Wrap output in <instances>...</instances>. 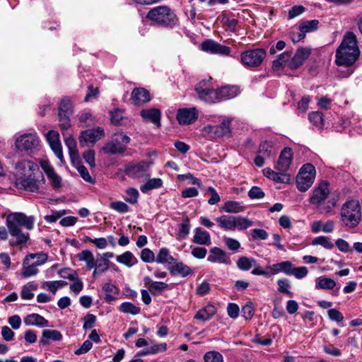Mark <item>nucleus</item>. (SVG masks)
Segmentation results:
<instances>
[{
    "label": "nucleus",
    "mask_w": 362,
    "mask_h": 362,
    "mask_svg": "<svg viewBox=\"0 0 362 362\" xmlns=\"http://www.w3.org/2000/svg\"><path fill=\"white\" fill-rule=\"evenodd\" d=\"M65 144L67 146L71 160L73 163L78 160V151L76 149V141L71 136L65 139Z\"/></svg>",
    "instance_id": "ea45409f"
},
{
    "label": "nucleus",
    "mask_w": 362,
    "mask_h": 362,
    "mask_svg": "<svg viewBox=\"0 0 362 362\" xmlns=\"http://www.w3.org/2000/svg\"><path fill=\"white\" fill-rule=\"evenodd\" d=\"M220 228L224 230H235V216L222 215L215 218Z\"/></svg>",
    "instance_id": "473e14b6"
},
{
    "label": "nucleus",
    "mask_w": 362,
    "mask_h": 362,
    "mask_svg": "<svg viewBox=\"0 0 362 362\" xmlns=\"http://www.w3.org/2000/svg\"><path fill=\"white\" fill-rule=\"evenodd\" d=\"M168 288V284L161 281H155L150 286L148 291L153 296L160 294L163 291Z\"/></svg>",
    "instance_id": "8fccbe9b"
},
{
    "label": "nucleus",
    "mask_w": 362,
    "mask_h": 362,
    "mask_svg": "<svg viewBox=\"0 0 362 362\" xmlns=\"http://www.w3.org/2000/svg\"><path fill=\"white\" fill-rule=\"evenodd\" d=\"M163 185V181L160 178L148 179V181L140 187V189L143 193H146L148 191L158 189Z\"/></svg>",
    "instance_id": "79ce46f5"
},
{
    "label": "nucleus",
    "mask_w": 362,
    "mask_h": 362,
    "mask_svg": "<svg viewBox=\"0 0 362 362\" xmlns=\"http://www.w3.org/2000/svg\"><path fill=\"white\" fill-rule=\"evenodd\" d=\"M140 257L143 262L146 263H151L156 261L155 255L149 248L143 249L141 251Z\"/></svg>",
    "instance_id": "5fc2aeb1"
},
{
    "label": "nucleus",
    "mask_w": 362,
    "mask_h": 362,
    "mask_svg": "<svg viewBox=\"0 0 362 362\" xmlns=\"http://www.w3.org/2000/svg\"><path fill=\"white\" fill-rule=\"evenodd\" d=\"M265 57V50L257 48L242 52L240 55V61L245 66L257 67L261 65Z\"/></svg>",
    "instance_id": "6e6552de"
},
{
    "label": "nucleus",
    "mask_w": 362,
    "mask_h": 362,
    "mask_svg": "<svg viewBox=\"0 0 362 362\" xmlns=\"http://www.w3.org/2000/svg\"><path fill=\"white\" fill-rule=\"evenodd\" d=\"M340 218L344 226L350 228L357 226L361 218L358 201L352 199L346 202L341 206Z\"/></svg>",
    "instance_id": "39448f33"
},
{
    "label": "nucleus",
    "mask_w": 362,
    "mask_h": 362,
    "mask_svg": "<svg viewBox=\"0 0 362 362\" xmlns=\"http://www.w3.org/2000/svg\"><path fill=\"white\" fill-rule=\"evenodd\" d=\"M315 168L310 163L303 165L296 176V187L300 192H306L313 184L315 178Z\"/></svg>",
    "instance_id": "0eeeda50"
},
{
    "label": "nucleus",
    "mask_w": 362,
    "mask_h": 362,
    "mask_svg": "<svg viewBox=\"0 0 362 362\" xmlns=\"http://www.w3.org/2000/svg\"><path fill=\"white\" fill-rule=\"evenodd\" d=\"M248 197L251 199H259L264 197V193L260 187L255 186L248 192Z\"/></svg>",
    "instance_id": "0e129e2a"
},
{
    "label": "nucleus",
    "mask_w": 362,
    "mask_h": 362,
    "mask_svg": "<svg viewBox=\"0 0 362 362\" xmlns=\"http://www.w3.org/2000/svg\"><path fill=\"white\" fill-rule=\"evenodd\" d=\"M47 140L52 150L54 151L55 156L63 162V153L61 141L59 139V134L57 132L50 130L47 132Z\"/></svg>",
    "instance_id": "a211bd4d"
},
{
    "label": "nucleus",
    "mask_w": 362,
    "mask_h": 362,
    "mask_svg": "<svg viewBox=\"0 0 362 362\" xmlns=\"http://www.w3.org/2000/svg\"><path fill=\"white\" fill-rule=\"evenodd\" d=\"M230 120L229 119H223L219 125L209 124L205 126L202 132L211 138L223 136L230 132Z\"/></svg>",
    "instance_id": "ddd939ff"
},
{
    "label": "nucleus",
    "mask_w": 362,
    "mask_h": 362,
    "mask_svg": "<svg viewBox=\"0 0 362 362\" xmlns=\"http://www.w3.org/2000/svg\"><path fill=\"white\" fill-rule=\"evenodd\" d=\"M317 24H301L298 28H293L290 33V37L293 42H298L303 39L307 33L315 31L317 29Z\"/></svg>",
    "instance_id": "aec40b11"
},
{
    "label": "nucleus",
    "mask_w": 362,
    "mask_h": 362,
    "mask_svg": "<svg viewBox=\"0 0 362 362\" xmlns=\"http://www.w3.org/2000/svg\"><path fill=\"white\" fill-rule=\"evenodd\" d=\"M329 193L328 182L322 181L313 190L310 203L314 205L320 213H329L336 206L337 202L335 198L327 200Z\"/></svg>",
    "instance_id": "20e7f679"
},
{
    "label": "nucleus",
    "mask_w": 362,
    "mask_h": 362,
    "mask_svg": "<svg viewBox=\"0 0 362 362\" xmlns=\"http://www.w3.org/2000/svg\"><path fill=\"white\" fill-rule=\"evenodd\" d=\"M116 259L119 263L123 264L129 267L138 262L136 257L129 251H127L123 254L118 255Z\"/></svg>",
    "instance_id": "4c0bfd02"
},
{
    "label": "nucleus",
    "mask_w": 362,
    "mask_h": 362,
    "mask_svg": "<svg viewBox=\"0 0 362 362\" xmlns=\"http://www.w3.org/2000/svg\"><path fill=\"white\" fill-rule=\"evenodd\" d=\"M40 165L48 179L51 182V185L54 188H59L61 187L62 178L55 172L53 167L49 164L48 160H41Z\"/></svg>",
    "instance_id": "412c9836"
},
{
    "label": "nucleus",
    "mask_w": 362,
    "mask_h": 362,
    "mask_svg": "<svg viewBox=\"0 0 362 362\" xmlns=\"http://www.w3.org/2000/svg\"><path fill=\"white\" fill-rule=\"evenodd\" d=\"M311 49L308 47H300L298 49L289 61L288 67L291 69H296L310 57Z\"/></svg>",
    "instance_id": "6ab92c4d"
},
{
    "label": "nucleus",
    "mask_w": 362,
    "mask_h": 362,
    "mask_svg": "<svg viewBox=\"0 0 362 362\" xmlns=\"http://www.w3.org/2000/svg\"><path fill=\"white\" fill-rule=\"evenodd\" d=\"M253 225V221L242 216H235V230H245Z\"/></svg>",
    "instance_id": "09e8293b"
},
{
    "label": "nucleus",
    "mask_w": 362,
    "mask_h": 362,
    "mask_svg": "<svg viewBox=\"0 0 362 362\" xmlns=\"http://www.w3.org/2000/svg\"><path fill=\"white\" fill-rule=\"evenodd\" d=\"M223 240L230 250L236 251L240 247V243L234 238L225 237Z\"/></svg>",
    "instance_id": "338daca9"
},
{
    "label": "nucleus",
    "mask_w": 362,
    "mask_h": 362,
    "mask_svg": "<svg viewBox=\"0 0 362 362\" xmlns=\"http://www.w3.org/2000/svg\"><path fill=\"white\" fill-rule=\"evenodd\" d=\"M62 339V334L59 331L56 329H45L42 331L40 343L45 346L49 344V340L61 341Z\"/></svg>",
    "instance_id": "7c9ffc66"
},
{
    "label": "nucleus",
    "mask_w": 362,
    "mask_h": 362,
    "mask_svg": "<svg viewBox=\"0 0 362 362\" xmlns=\"http://www.w3.org/2000/svg\"><path fill=\"white\" fill-rule=\"evenodd\" d=\"M207 261L211 263L223 264L230 265L231 260L227 252L218 247H214L210 249Z\"/></svg>",
    "instance_id": "f3484780"
},
{
    "label": "nucleus",
    "mask_w": 362,
    "mask_h": 362,
    "mask_svg": "<svg viewBox=\"0 0 362 362\" xmlns=\"http://www.w3.org/2000/svg\"><path fill=\"white\" fill-rule=\"evenodd\" d=\"M42 263L39 262H36L30 265L27 267H23L22 272V276L23 278H28L30 276L36 275L38 273V269L37 267L40 265Z\"/></svg>",
    "instance_id": "3c124183"
},
{
    "label": "nucleus",
    "mask_w": 362,
    "mask_h": 362,
    "mask_svg": "<svg viewBox=\"0 0 362 362\" xmlns=\"http://www.w3.org/2000/svg\"><path fill=\"white\" fill-rule=\"evenodd\" d=\"M119 311L127 314L137 315L140 313L141 309L139 307L134 305L130 302H124L119 307Z\"/></svg>",
    "instance_id": "c03bdc74"
},
{
    "label": "nucleus",
    "mask_w": 362,
    "mask_h": 362,
    "mask_svg": "<svg viewBox=\"0 0 362 362\" xmlns=\"http://www.w3.org/2000/svg\"><path fill=\"white\" fill-rule=\"evenodd\" d=\"M102 290L105 293L104 299L107 303H112L115 301L119 291V288L111 283L105 284Z\"/></svg>",
    "instance_id": "2f4dec72"
},
{
    "label": "nucleus",
    "mask_w": 362,
    "mask_h": 362,
    "mask_svg": "<svg viewBox=\"0 0 362 362\" xmlns=\"http://www.w3.org/2000/svg\"><path fill=\"white\" fill-rule=\"evenodd\" d=\"M327 313L329 318L332 321L340 322L344 320V316L342 313L334 308L329 309Z\"/></svg>",
    "instance_id": "774afa93"
},
{
    "label": "nucleus",
    "mask_w": 362,
    "mask_h": 362,
    "mask_svg": "<svg viewBox=\"0 0 362 362\" xmlns=\"http://www.w3.org/2000/svg\"><path fill=\"white\" fill-rule=\"evenodd\" d=\"M259 154L262 157L269 158L273 153H274L273 143L272 141H262L259 146Z\"/></svg>",
    "instance_id": "37998d69"
},
{
    "label": "nucleus",
    "mask_w": 362,
    "mask_h": 362,
    "mask_svg": "<svg viewBox=\"0 0 362 362\" xmlns=\"http://www.w3.org/2000/svg\"><path fill=\"white\" fill-rule=\"evenodd\" d=\"M201 49L210 54H218L222 55H228L230 48L226 46L221 45L212 40H206L200 45Z\"/></svg>",
    "instance_id": "2eb2a0df"
},
{
    "label": "nucleus",
    "mask_w": 362,
    "mask_h": 362,
    "mask_svg": "<svg viewBox=\"0 0 362 362\" xmlns=\"http://www.w3.org/2000/svg\"><path fill=\"white\" fill-rule=\"evenodd\" d=\"M245 206L236 201H227L224 203L222 210L229 214H237L244 211Z\"/></svg>",
    "instance_id": "e433bc0d"
},
{
    "label": "nucleus",
    "mask_w": 362,
    "mask_h": 362,
    "mask_svg": "<svg viewBox=\"0 0 362 362\" xmlns=\"http://www.w3.org/2000/svg\"><path fill=\"white\" fill-rule=\"evenodd\" d=\"M217 308L212 304H207L197 311L194 319L205 322L210 320L216 313Z\"/></svg>",
    "instance_id": "4be33fe9"
},
{
    "label": "nucleus",
    "mask_w": 362,
    "mask_h": 362,
    "mask_svg": "<svg viewBox=\"0 0 362 362\" xmlns=\"http://www.w3.org/2000/svg\"><path fill=\"white\" fill-rule=\"evenodd\" d=\"M360 56V49L355 35L346 33L335 52V63L338 66L351 67Z\"/></svg>",
    "instance_id": "7ed1b4c3"
},
{
    "label": "nucleus",
    "mask_w": 362,
    "mask_h": 362,
    "mask_svg": "<svg viewBox=\"0 0 362 362\" xmlns=\"http://www.w3.org/2000/svg\"><path fill=\"white\" fill-rule=\"evenodd\" d=\"M205 362H223V356L218 351H211L204 354Z\"/></svg>",
    "instance_id": "603ef678"
},
{
    "label": "nucleus",
    "mask_w": 362,
    "mask_h": 362,
    "mask_svg": "<svg viewBox=\"0 0 362 362\" xmlns=\"http://www.w3.org/2000/svg\"><path fill=\"white\" fill-rule=\"evenodd\" d=\"M123 119V112L121 110L116 109L110 112L111 122L114 124H119Z\"/></svg>",
    "instance_id": "69168bd1"
},
{
    "label": "nucleus",
    "mask_w": 362,
    "mask_h": 362,
    "mask_svg": "<svg viewBox=\"0 0 362 362\" xmlns=\"http://www.w3.org/2000/svg\"><path fill=\"white\" fill-rule=\"evenodd\" d=\"M175 261V259L170 254V251L166 247H162L159 250L156 262L158 264L165 265L167 267H170Z\"/></svg>",
    "instance_id": "c85d7f7f"
},
{
    "label": "nucleus",
    "mask_w": 362,
    "mask_h": 362,
    "mask_svg": "<svg viewBox=\"0 0 362 362\" xmlns=\"http://www.w3.org/2000/svg\"><path fill=\"white\" fill-rule=\"evenodd\" d=\"M292 263L290 261H284L267 266V269L270 270L271 276L283 272L286 275H291Z\"/></svg>",
    "instance_id": "bb28decb"
},
{
    "label": "nucleus",
    "mask_w": 362,
    "mask_h": 362,
    "mask_svg": "<svg viewBox=\"0 0 362 362\" xmlns=\"http://www.w3.org/2000/svg\"><path fill=\"white\" fill-rule=\"evenodd\" d=\"M24 322L27 325L46 327L48 325V321L42 315L36 313L28 315L24 319Z\"/></svg>",
    "instance_id": "72a5a7b5"
},
{
    "label": "nucleus",
    "mask_w": 362,
    "mask_h": 362,
    "mask_svg": "<svg viewBox=\"0 0 362 362\" xmlns=\"http://www.w3.org/2000/svg\"><path fill=\"white\" fill-rule=\"evenodd\" d=\"M35 218L33 216H27L21 212H14L7 215L6 225L8 233L13 239L9 240V245L22 248L26 246L30 240L29 233L23 232L21 228L23 226L27 230H31L34 228Z\"/></svg>",
    "instance_id": "f257e3e1"
},
{
    "label": "nucleus",
    "mask_w": 362,
    "mask_h": 362,
    "mask_svg": "<svg viewBox=\"0 0 362 362\" xmlns=\"http://www.w3.org/2000/svg\"><path fill=\"white\" fill-rule=\"evenodd\" d=\"M256 264L257 261L255 259L245 256L240 257L237 261L238 268L243 271H248Z\"/></svg>",
    "instance_id": "a19ab883"
},
{
    "label": "nucleus",
    "mask_w": 362,
    "mask_h": 362,
    "mask_svg": "<svg viewBox=\"0 0 362 362\" xmlns=\"http://www.w3.org/2000/svg\"><path fill=\"white\" fill-rule=\"evenodd\" d=\"M110 207L112 209L122 214L127 213L129 210V206L124 202L120 201L111 202L110 204Z\"/></svg>",
    "instance_id": "4d7b16f0"
},
{
    "label": "nucleus",
    "mask_w": 362,
    "mask_h": 362,
    "mask_svg": "<svg viewBox=\"0 0 362 362\" xmlns=\"http://www.w3.org/2000/svg\"><path fill=\"white\" fill-rule=\"evenodd\" d=\"M292 160V149L289 147H286L281 151L274 168L278 171L286 173L290 168Z\"/></svg>",
    "instance_id": "dca6fc26"
},
{
    "label": "nucleus",
    "mask_w": 362,
    "mask_h": 362,
    "mask_svg": "<svg viewBox=\"0 0 362 362\" xmlns=\"http://www.w3.org/2000/svg\"><path fill=\"white\" fill-rule=\"evenodd\" d=\"M311 244L313 245H321L327 250H331L334 247V244L332 243L330 238L322 235L315 238L312 240Z\"/></svg>",
    "instance_id": "49530a36"
},
{
    "label": "nucleus",
    "mask_w": 362,
    "mask_h": 362,
    "mask_svg": "<svg viewBox=\"0 0 362 362\" xmlns=\"http://www.w3.org/2000/svg\"><path fill=\"white\" fill-rule=\"evenodd\" d=\"M146 18L156 23H171L175 21L176 16L170 8L163 6L149 11Z\"/></svg>",
    "instance_id": "1a4fd4ad"
},
{
    "label": "nucleus",
    "mask_w": 362,
    "mask_h": 362,
    "mask_svg": "<svg viewBox=\"0 0 362 362\" xmlns=\"http://www.w3.org/2000/svg\"><path fill=\"white\" fill-rule=\"evenodd\" d=\"M76 168H77V170H78V173L80 174L81 177H82V178H83L86 182H88V183H91V184L95 183V179H94V178H93V177L90 175V174H89V173H88V171L87 168H86L85 166L81 165H78V166L76 167Z\"/></svg>",
    "instance_id": "052dcab7"
},
{
    "label": "nucleus",
    "mask_w": 362,
    "mask_h": 362,
    "mask_svg": "<svg viewBox=\"0 0 362 362\" xmlns=\"http://www.w3.org/2000/svg\"><path fill=\"white\" fill-rule=\"evenodd\" d=\"M199 98L209 103H218L216 89L210 88L206 81H200L195 87Z\"/></svg>",
    "instance_id": "9b49d317"
},
{
    "label": "nucleus",
    "mask_w": 362,
    "mask_h": 362,
    "mask_svg": "<svg viewBox=\"0 0 362 362\" xmlns=\"http://www.w3.org/2000/svg\"><path fill=\"white\" fill-rule=\"evenodd\" d=\"M198 118V111L195 107L180 108L177 110L176 119L181 125L194 123Z\"/></svg>",
    "instance_id": "4468645a"
},
{
    "label": "nucleus",
    "mask_w": 362,
    "mask_h": 362,
    "mask_svg": "<svg viewBox=\"0 0 362 362\" xmlns=\"http://www.w3.org/2000/svg\"><path fill=\"white\" fill-rule=\"evenodd\" d=\"M71 114L59 113V126L62 130H67L71 127Z\"/></svg>",
    "instance_id": "13d9d810"
},
{
    "label": "nucleus",
    "mask_w": 362,
    "mask_h": 362,
    "mask_svg": "<svg viewBox=\"0 0 362 362\" xmlns=\"http://www.w3.org/2000/svg\"><path fill=\"white\" fill-rule=\"evenodd\" d=\"M140 115L145 121H148L156 124L157 127L160 126L161 113L158 109L150 108L142 110Z\"/></svg>",
    "instance_id": "a878e982"
},
{
    "label": "nucleus",
    "mask_w": 362,
    "mask_h": 362,
    "mask_svg": "<svg viewBox=\"0 0 362 362\" xmlns=\"http://www.w3.org/2000/svg\"><path fill=\"white\" fill-rule=\"evenodd\" d=\"M178 232L176 235V238L177 240H184L185 239L190 231V221L189 218L187 216H184L182 217V222L178 224Z\"/></svg>",
    "instance_id": "f704fd0d"
},
{
    "label": "nucleus",
    "mask_w": 362,
    "mask_h": 362,
    "mask_svg": "<svg viewBox=\"0 0 362 362\" xmlns=\"http://www.w3.org/2000/svg\"><path fill=\"white\" fill-rule=\"evenodd\" d=\"M132 100L136 105H141L151 100V95L148 90L144 88H135L132 92Z\"/></svg>",
    "instance_id": "b1692460"
},
{
    "label": "nucleus",
    "mask_w": 362,
    "mask_h": 362,
    "mask_svg": "<svg viewBox=\"0 0 362 362\" xmlns=\"http://www.w3.org/2000/svg\"><path fill=\"white\" fill-rule=\"evenodd\" d=\"M126 194L127 197L124 199L126 202L132 204L137 203V199L139 194L136 189L133 187L128 188L126 190Z\"/></svg>",
    "instance_id": "6e6d98bb"
},
{
    "label": "nucleus",
    "mask_w": 362,
    "mask_h": 362,
    "mask_svg": "<svg viewBox=\"0 0 362 362\" xmlns=\"http://www.w3.org/2000/svg\"><path fill=\"white\" fill-rule=\"evenodd\" d=\"M83 329H89L94 327L95 321H96V317L93 314H87L83 317Z\"/></svg>",
    "instance_id": "e2e57ef3"
},
{
    "label": "nucleus",
    "mask_w": 362,
    "mask_h": 362,
    "mask_svg": "<svg viewBox=\"0 0 362 362\" xmlns=\"http://www.w3.org/2000/svg\"><path fill=\"white\" fill-rule=\"evenodd\" d=\"M78 259L83 261L86 264L87 269L90 270L95 267L96 260L94 258L93 254L88 250H83L78 255Z\"/></svg>",
    "instance_id": "c9c22d12"
},
{
    "label": "nucleus",
    "mask_w": 362,
    "mask_h": 362,
    "mask_svg": "<svg viewBox=\"0 0 362 362\" xmlns=\"http://www.w3.org/2000/svg\"><path fill=\"white\" fill-rule=\"evenodd\" d=\"M71 114L72 105L70 99L67 98H62L59 105V113Z\"/></svg>",
    "instance_id": "864d4df0"
},
{
    "label": "nucleus",
    "mask_w": 362,
    "mask_h": 362,
    "mask_svg": "<svg viewBox=\"0 0 362 362\" xmlns=\"http://www.w3.org/2000/svg\"><path fill=\"white\" fill-rule=\"evenodd\" d=\"M336 286V282L332 279L320 276L315 280V288L317 289H332Z\"/></svg>",
    "instance_id": "58836bf2"
},
{
    "label": "nucleus",
    "mask_w": 362,
    "mask_h": 362,
    "mask_svg": "<svg viewBox=\"0 0 362 362\" xmlns=\"http://www.w3.org/2000/svg\"><path fill=\"white\" fill-rule=\"evenodd\" d=\"M58 274L61 277L64 279H68L70 281L77 279L78 274L76 271L72 270L70 268H64L58 272Z\"/></svg>",
    "instance_id": "bf43d9fd"
},
{
    "label": "nucleus",
    "mask_w": 362,
    "mask_h": 362,
    "mask_svg": "<svg viewBox=\"0 0 362 362\" xmlns=\"http://www.w3.org/2000/svg\"><path fill=\"white\" fill-rule=\"evenodd\" d=\"M105 136L104 130L100 127L96 129H88L83 132L79 138L80 143L90 142L94 143Z\"/></svg>",
    "instance_id": "5701e85b"
},
{
    "label": "nucleus",
    "mask_w": 362,
    "mask_h": 362,
    "mask_svg": "<svg viewBox=\"0 0 362 362\" xmlns=\"http://www.w3.org/2000/svg\"><path fill=\"white\" fill-rule=\"evenodd\" d=\"M193 243L197 245H210L211 242L209 233L199 227L194 228Z\"/></svg>",
    "instance_id": "cd10ccee"
},
{
    "label": "nucleus",
    "mask_w": 362,
    "mask_h": 362,
    "mask_svg": "<svg viewBox=\"0 0 362 362\" xmlns=\"http://www.w3.org/2000/svg\"><path fill=\"white\" fill-rule=\"evenodd\" d=\"M278 291L289 297H292L293 293L290 291L291 284L288 279H281L277 281Z\"/></svg>",
    "instance_id": "de8ad7c7"
},
{
    "label": "nucleus",
    "mask_w": 362,
    "mask_h": 362,
    "mask_svg": "<svg viewBox=\"0 0 362 362\" xmlns=\"http://www.w3.org/2000/svg\"><path fill=\"white\" fill-rule=\"evenodd\" d=\"M310 122L313 124L319 129H322L324 127V119L322 113L320 112H312L308 115Z\"/></svg>",
    "instance_id": "a18cd8bd"
},
{
    "label": "nucleus",
    "mask_w": 362,
    "mask_h": 362,
    "mask_svg": "<svg viewBox=\"0 0 362 362\" xmlns=\"http://www.w3.org/2000/svg\"><path fill=\"white\" fill-rule=\"evenodd\" d=\"M39 170L38 165L30 160H23L15 165V185L18 189L37 192L40 182L35 178V172Z\"/></svg>",
    "instance_id": "f03ea898"
},
{
    "label": "nucleus",
    "mask_w": 362,
    "mask_h": 362,
    "mask_svg": "<svg viewBox=\"0 0 362 362\" xmlns=\"http://www.w3.org/2000/svg\"><path fill=\"white\" fill-rule=\"evenodd\" d=\"M218 103L222 100H230L238 95V88L235 86H226L216 89Z\"/></svg>",
    "instance_id": "393cba45"
},
{
    "label": "nucleus",
    "mask_w": 362,
    "mask_h": 362,
    "mask_svg": "<svg viewBox=\"0 0 362 362\" xmlns=\"http://www.w3.org/2000/svg\"><path fill=\"white\" fill-rule=\"evenodd\" d=\"M308 273V269L305 267H293L291 266V275L295 276L297 279H302L307 276Z\"/></svg>",
    "instance_id": "680f3d73"
},
{
    "label": "nucleus",
    "mask_w": 362,
    "mask_h": 362,
    "mask_svg": "<svg viewBox=\"0 0 362 362\" xmlns=\"http://www.w3.org/2000/svg\"><path fill=\"white\" fill-rule=\"evenodd\" d=\"M168 269L173 275L179 274L182 277H185L192 273V269L189 267L182 262H177L176 259L170 267H168Z\"/></svg>",
    "instance_id": "c756f323"
},
{
    "label": "nucleus",
    "mask_w": 362,
    "mask_h": 362,
    "mask_svg": "<svg viewBox=\"0 0 362 362\" xmlns=\"http://www.w3.org/2000/svg\"><path fill=\"white\" fill-rule=\"evenodd\" d=\"M149 165L146 162L129 163L125 168L126 175L132 178H149Z\"/></svg>",
    "instance_id": "f8f14e48"
},
{
    "label": "nucleus",
    "mask_w": 362,
    "mask_h": 362,
    "mask_svg": "<svg viewBox=\"0 0 362 362\" xmlns=\"http://www.w3.org/2000/svg\"><path fill=\"white\" fill-rule=\"evenodd\" d=\"M40 142L36 133H30L20 136L15 144L17 149L31 153L39 147Z\"/></svg>",
    "instance_id": "9d476101"
},
{
    "label": "nucleus",
    "mask_w": 362,
    "mask_h": 362,
    "mask_svg": "<svg viewBox=\"0 0 362 362\" xmlns=\"http://www.w3.org/2000/svg\"><path fill=\"white\" fill-rule=\"evenodd\" d=\"M130 141L129 136L123 132H116L105 144L102 151L108 155L123 154L126 151Z\"/></svg>",
    "instance_id": "423d86ee"
}]
</instances>
